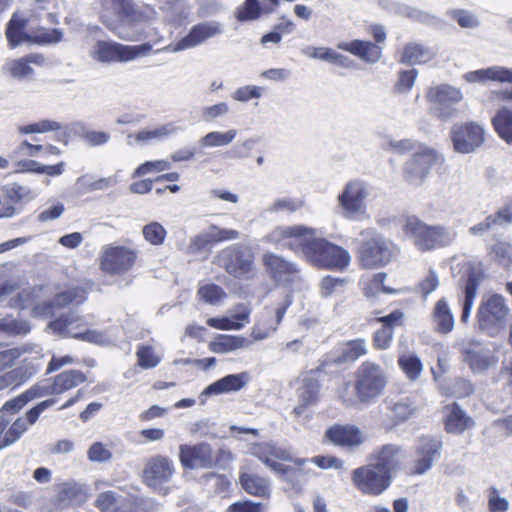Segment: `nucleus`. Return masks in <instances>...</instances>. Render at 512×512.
Instances as JSON below:
<instances>
[{
	"instance_id": "f257e3e1",
	"label": "nucleus",
	"mask_w": 512,
	"mask_h": 512,
	"mask_svg": "<svg viewBox=\"0 0 512 512\" xmlns=\"http://www.w3.org/2000/svg\"><path fill=\"white\" fill-rule=\"evenodd\" d=\"M405 232L413 238L414 245L421 251L449 246L457 237V233L449 227L427 225L416 217L407 219Z\"/></svg>"
},
{
	"instance_id": "f03ea898",
	"label": "nucleus",
	"mask_w": 512,
	"mask_h": 512,
	"mask_svg": "<svg viewBox=\"0 0 512 512\" xmlns=\"http://www.w3.org/2000/svg\"><path fill=\"white\" fill-rule=\"evenodd\" d=\"M510 309L503 296L493 294L483 299L478 311V328L489 337L500 335L506 328Z\"/></svg>"
},
{
	"instance_id": "7ed1b4c3",
	"label": "nucleus",
	"mask_w": 512,
	"mask_h": 512,
	"mask_svg": "<svg viewBox=\"0 0 512 512\" xmlns=\"http://www.w3.org/2000/svg\"><path fill=\"white\" fill-rule=\"evenodd\" d=\"M49 328L54 334L62 337H70L93 344L106 345L111 341L105 332L89 329L84 317L74 312L51 321Z\"/></svg>"
},
{
	"instance_id": "20e7f679",
	"label": "nucleus",
	"mask_w": 512,
	"mask_h": 512,
	"mask_svg": "<svg viewBox=\"0 0 512 512\" xmlns=\"http://www.w3.org/2000/svg\"><path fill=\"white\" fill-rule=\"evenodd\" d=\"M221 460H232L231 452L220 448L215 455L211 445L205 442L179 446V461L186 469H211L218 466Z\"/></svg>"
},
{
	"instance_id": "39448f33",
	"label": "nucleus",
	"mask_w": 512,
	"mask_h": 512,
	"mask_svg": "<svg viewBox=\"0 0 512 512\" xmlns=\"http://www.w3.org/2000/svg\"><path fill=\"white\" fill-rule=\"evenodd\" d=\"M270 242L300 253L307 260L308 250L313 248L318 237L316 230L304 225L279 226L269 235Z\"/></svg>"
},
{
	"instance_id": "423d86ee",
	"label": "nucleus",
	"mask_w": 512,
	"mask_h": 512,
	"mask_svg": "<svg viewBox=\"0 0 512 512\" xmlns=\"http://www.w3.org/2000/svg\"><path fill=\"white\" fill-rule=\"evenodd\" d=\"M370 196V186L365 181L354 179L347 182L337 196L341 215L349 220L366 217V200Z\"/></svg>"
},
{
	"instance_id": "0eeeda50",
	"label": "nucleus",
	"mask_w": 512,
	"mask_h": 512,
	"mask_svg": "<svg viewBox=\"0 0 512 512\" xmlns=\"http://www.w3.org/2000/svg\"><path fill=\"white\" fill-rule=\"evenodd\" d=\"M387 385L385 371L376 363L363 362L356 371L355 390L362 403H370L378 398Z\"/></svg>"
},
{
	"instance_id": "6e6552de",
	"label": "nucleus",
	"mask_w": 512,
	"mask_h": 512,
	"mask_svg": "<svg viewBox=\"0 0 512 512\" xmlns=\"http://www.w3.org/2000/svg\"><path fill=\"white\" fill-rule=\"evenodd\" d=\"M307 261L321 269L344 271L351 262V256L343 247L318 237L313 248L308 250Z\"/></svg>"
},
{
	"instance_id": "1a4fd4ad",
	"label": "nucleus",
	"mask_w": 512,
	"mask_h": 512,
	"mask_svg": "<svg viewBox=\"0 0 512 512\" xmlns=\"http://www.w3.org/2000/svg\"><path fill=\"white\" fill-rule=\"evenodd\" d=\"M152 50L150 43L140 45H124L114 41H97L91 56L101 63L130 62L139 57L149 55Z\"/></svg>"
},
{
	"instance_id": "9d476101",
	"label": "nucleus",
	"mask_w": 512,
	"mask_h": 512,
	"mask_svg": "<svg viewBox=\"0 0 512 512\" xmlns=\"http://www.w3.org/2000/svg\"><path fill=\"white\" fill-rule=\"evenodd\" d=\"M362 235L371 236L362 244L360 249L359 259L363 267H383L398 255V247L379 234H375L373 230L363 231Z\"/></svg>"
},
{
	"instance_id": "9b49d317",
	"label": "nucleus",
	"mask_w": 512,
	"mask_h": 512,
	"mask_svg": "<svg viewBox=\"0 0 512 512\" xmlns=\"http://www.w3.org/2000/svg\"><path fill=\"white\" fill-rule=\"evenodd\" d=\"M217 264L235 278H249L254 271V255L251 248L237 243L222 249Z\"/></svg>"
},
{
	"instance_id": "f8f14e48",
	"label": "nucleus",
	"mask_w": 512,
	"mask_h": 512,
	"mask_svg": "<svg viewBox=\"0 0 512 512\" xmlns=\"http://www.w3.org/2000/svg\"><path fill=\"white\" fill-rule=\"evenodd\" d=\"M427 100L434 106L437 117L442 121H448L458 115L456 105L464 96L460 88L449 84H440L431 87L427 94Z\"/></svg>"
},
{
	"instance_id": "ddd939ff",
	"label": "nucleus",
	"mask_w": 512,
	"mask_h": 512,
	"mask_svg": "<svg viewBox=\"0 0 512 512\" xmlns=\"http://www.w3.org/2000/svg\"><path fill=\"white\" fill-rule=\"evenodd\" d=\"M137 251L120 245H105L100 254V269L109 275H122L135 265Z\"/></svg>"
},
{
	"instance_id": "4468645a",
	"label": "nucleus",
	"mask_w": 512,
	"mask_h": 512,
	"mask_svg": "<svg viewBox=\"0 0 512 512\" xmlns=\"http://www.w3.org/2000/svg\"><path fill=\"white\" fill-rule=\"evenodd\" d=\"M132 3V0H101L100 18L102 23L125 41H137L142 38L141 34L126 33L120 28V23L126 21Z\"/></svg>"
},
{
	"instance_id": "2eb2a0df",
	"label": "nucleus",
	"mask_w": 512,
	"mask_h": 512,
	"mask_svg": "<svg viewBox=\"0 0 512 512\" xmlns=\"http://www.w3.org/2000/svg\"><path fill=\"white\" fill-rule=\"evenodd\" d=\"M351 480L358 491L370 496L382 494L391 484V477L387 476V472H382L373 463L354 469Z\"/></svg>"
},
{
	"instance_id": "dca6fc26",
	"label": "nucleus",
	"mask_w": 512,
	"mask_h": 512,
	"mask_svg": "<svg viewBox=\"0 0 512 512\" xmlns=\"http://www.w3.org/2000/svg\"><path fill=\"white\" fill-rule=\"evenodd\" d=\"M175 473V465L172 459L163 455L150 457L142 471V481L156 492H164L165 484L170 482Z\"/></svg>"
},
{
	"instance_id": "f3484780",
	"label": "nucleus",
	"mask_w": 512,
	"mask_h": 512,
	"mask_svg": "<svg viewBox=\"0 0 512 512\" xmlns=\"http://www.w3.org/2000/svg\"><path fill=\"white\" fill-rule=\"evenodd\" d=\"M223 32V26L219 21H205L194 25L189 33L179 40L176 44H169L161 49L155 51L158 52H172L177 53L187 49H191L203 44L210 38L220 35Z\"/></svg>"
},
{
	"instance_id": "a211bd4d",
	"label": "nucleus",
	"mask_w": 512,
	"mask_h": 512,
	"mask_svg": "<svg viewBox=\"0 0 512 512\" xmlns=\"http://www.w3.org/2000/svg\"><path fill=\"white\" fill-rule=\"evenodd\" d=\"M450 137L455 151L468 154L484 143L485 130L475 122L456 123L450 130Z\"/></svg>"
},
{
	"instance_id": "6ab92c4d",
	"label": "nucleus",
	"mask_w": 512,
	"mask_h": 512,
	"mask_svg": "<svg viewBox=\"0 0 512 512\" xmlns=\"http://www.w3.org/2000/svg\"><path fill=\"white\" fill-rule=\"evenodd\" d=\"M437 160L438 154L434 149L419 147L404 166L406 180L415 186L422 184Z\"/></svg>"
},
{
	"instance_id": "aec40b11",
	"label": "nucleus",
	"mask_w": 512,
	"mask_h": 512,
	"mask_svg": "<svg viewBox=\"0 0 512 512\" xmlns=\"http://www.w3.org/2000/svg\"><path fill=\"white\" fill-rule=\"evenodd\" d=\"M442 443L434 437L423 436L419 439L415 459L410 470L412 475H423L428 472L440 457Z\"/></svg>"
},
{
	"instance_id": "412c9836",
	"label": "nucleus",
	"mask_w": 512,
	"mask_h": 512,
	"mask_svg": "<svg viewBox=\"0 0 512 512\" xmlns=\"http://www.w3.org/2000/svg\"><path fill=\"white\" fill-rule=\"evenodd\" d=\"M251 454L258 458L271 471L279 475L286 474L287 468L277 460H292L291 454L288 450L270 443L257 444L253 446L251 448Z\"/></svg>"
},
{
	"instance_id": "4be33fe9",
	"label": "nucleus",
	"mask_w": 512,
	"mask_h": 512,
	"mask_svg": "<svg viewBox=\"0 0 512 512\" xmlns=\"http://www.w3.org/2000/svg\"><path fill=\"white\" fill-rule=\"evenodd\" d=\"M263 263L271 277L278 283L288 285L301 278L296 264L276 254L266 253L263 256Z\"/></svg>"
},
{
	"instance_id": "5701e85b",
	"label": "nucleus",
	"mask_w": 512,
	"mask_h": 512,
	"mask_svg": "<svg viewBox=\"0 0 512 512\" xmlns=\"http://www.w3.org/2000/svg\"><path fill=\"white\" fill-rule=\"evenodd\" d=\"M54 404V399L44 400L30 409L26 413L25 417H20L15 420L4 435L2 446L6 447L17 441L22 436V434L37 421L39 415Z\"/></svg>"
},
{
	"instance_id": "b1692460",
	"label": "nucleus",
	"mask_w": 512,
	"mask_h": 512,
	"mask_svg": "<svg viewBox=\"0 0 512 512\" xmlns=\"http://www.w3.org/2000/svg\"><path fill=\"white\" fill-rule=\"evenodd\" d=\"M325 436L334 445L348 450L357 449L365 441L363 432L353 425H334L326 431Z\"/></svg>"
},
{
	"instance_id": "393cba45",
	"label": "nucleus",
	"mask_w": 512,
	"mask_h": 512,
	"mask_svg": "<svg viewBox=\"0 0 512 512\" xmlns=\"http://www.w3.org/2000/svg\"><path fill=\"white\" fill-rule=\"evenodd\" d=\"M86 299V291L82 287H73L58 293L51 301L38 304L35 311L44 316H53L56 309L70 304H81Z\"/></svg>"
},
{
	"instance_id": "a878e982",
	"label": "nucleus",
	"mask_w": 512,
	"mask_h": 512,
	"mask_svg": "<svg viewBox=\"0 0 512 512\" xmlns=\"http://www.w3.org/2000/svg\"><path fill=\"white\" fill-rule=\"evenodd\" d=\"M86 381V376L79 370H67L54 377L53 383H39L42 396L62 394Z\"/></svg>"
},
{
	"instance_id": "bb28decb",
	"label": "nucleus",
	"mask_w": 512,
	"mask_h": 512,
	"mask_svg": "<svg viewBox=\"0 0 512 512\" xmlns=\"http://www.w3.org/2000/svg\"><path fill=\"white\" fill-rule=\"evenodd\" d=\"M462 77L467 83L486 84L493 81L512 84V69L503 66H491L467 72Z\"/></svg>"
},
{
	"instance_id": "cd10ccee",
	"label": "nucleus",
	"mask_w": 512,
	"mask_h": 512,
	"mask_svg": "<svg viewBox=\"0 0 512 512\" xmlns=\"http://www.w3.org/2000/svg\"><path fill=\"white\" fill-rule=\"evenodd\" d=\"M31 64L42 67L46 65V59L40 53H31L22 58L8 61L5 67L11 77L22 80L33 76L34 70L30 66Z\"/></svg>"
},
{
	"instance_id": "c85d7f7f",
	"label": "nucleus",
	"mask_w": 512,
	"mask_h": 512,
	"mask_svg": "<svg viewBox=\"0 0 512 512\" xmlns=\"http://www.w3.org/2000/svg\"><path fill=\"white\" fill-rule=\"evenodd\" d=\"M337 47L368 63H376L382 56L381 47L369 41L353 40L350 42H340Z\"/></svg>"
},
{
	"instance_id": "c756f323",
	"label": "nucleus",
	"mask_w": 512,
	"mask_h": 512,
	"mask_svg": "<svg viewBox=\"0 0 512 512\" xmlns=\"http://www.w3.org/2000/svg\"><path fill=\"white\" fill-rule=\"evenodd\" d=\"M318 376V370H310L301 375L300 385L297 388L298 401L311 405L318 402L321 387Z\"/></svg>"
},
{
	"instance_id": "7c9ffc66",
	"label": "nucleus",
	"mask_w": 512,
	"mask_h": 512,
	"mask_svg": "<svg viewBox=\"0 0 512 512\" xmlns=\"http://www.w3.org/2000/svg\"><path fill=\"white\" fill-rule=\"evenodd\" d=\"M28 23L29 19L22 13H13L5 32L10 48L14 49L21 44L29 43L31 32L25 30Z\"/></svg>"
},
{
	"instance_id": "2f4dec72",
	"label": "nucleus",
	"mask_w": 512,
	"mask_h": 512,
	"mask_svg": "<svg viewBox=\"0 0 512 512\" xmlns=\"http://www.w3.org/2000/svg\"><path fill=\"white\" fill-rule=\"evenodd\" d=\"M474 426V420L457 404L445 407V427L449 433L461 434Z\"/></svg>"
},
{
	"instance_id": "473e14b6",
	"label": "nucleus",
	"mask_w": 512,
	"mask_h": 512,
	"mask_svg": "<svg viewBox=\"0 0 512 512\" xmlns=\"http://www.w3.org/2000/svg\"><path fill=\"white\" fill-rule=\"evenodd\" d=\"M403 456L401 447L387 444L375 454L376 462L373 464L382 472H387V476L392 478V472L398 468Z\"/></svg>"
},
{
	"instance_id": "72a5a7b5",
	"label": "nucleus",
	"mask_w": 512,
	"mask_h": 512,
	"mask_svg": "<svg viewBox=\"0 0 512 512\" xmlns=\"http://www.w3.org/2000/svg\"><path fill=\"white\" fill-rule=\"evenodd\" d=\"M249 380L246 372L227 375L212 384L203 391L204 395H219L223 393L235 392L242 389Z\"/></svg>"
},
{
	"instance_id": "f704fd0d",
	"label": "nucleus",
	"mask_w": 512,
	"mask_h": 512,
	"mask_svg": "<svg viewBox=\"0 0 512 512\" xmlns=\"http://www.w3.org/2000/svg\"><path fill=\"white\" fill-rule=\"evenodd\" d=\"M380 6L390 13L409 18L420 23H429L432 16L418 8L411 7L393 0H381Z\"/></svg>"
},
{
	"instance_id": "c9c22d12",
	"label": "nucleus",
	"mask_w": 512,
	"mask_h": 512,
	"mask_svg": "<svg viewBox=\"0 0 512 512\" xmlns=\"http://www.w3.org/2000/svg\"><path fill=\"white\" fill-rule=\"evenodd\" d=\"M251 345V341L240 335H218L209 344L210 351L218 354L230 353L238 349H245Z\"/></svg>"
},
{
	"instance_id": "e433bc0d",
	"label": "nucleus",
	"mask_w": 512,
	"mask_h": 512,
	"mask_svg": "<svg viewBox=\"0 0 512 512\" xmlns=\"http://www.w3.org/2000/svg\"><path fill=\"white\" fill-rule=\"evenodd\" d=\"M129 500L115 491H105L98 494L95 506L101 512H128Z\"/></svg>"
},
{
	"instance_id": "4c0bfd02",
	"label": "nucleus",
	"mask_w": 512,
	"mask_h": 512,
	"mask_svg": "<svg viewBox=\"0 0 512 512\" xmlns=\"http://www.w3.org/2000/svg\"><path fill=\"white\" fill-rule=\"evenodd\" d=\"M433 52L421 43L411 42L404 46L400 63L408 65L424 64L433 58Z\"/></svg>"
},
{
	"instance_id": "58836bf2",
	"label": "nucleus",
	"mask_w": 512,
	"mask_h": 512,
	"mask_svg": "<svg viewBox=\"0 0 512 512\" xmlns=\"http://www.w3.org/2000/svg\"><path fill=\"white\" fill-rule=\"evenodd\" d=\"M368 352L367 342L357 338L341 344V352L335 359L337 364L353 363Z\"/></svg>"
},
{
	"instance_id": "ea45409f",
	"label": "nucleus",
	"mask_w": 512,
	"mask_h": 512,
	"mask_svg": "<svg viewBox=\"0 0 512 512\" xmlns=\"http://www.w3.org/2000/svg\"><path fill=\"white\" fill-rule=\"evenodd\" d=\"M464 360L473 371H484L498 362V357L488 349H466Z\"/></svg>"
},
{
	"instance_id": "a19ab883",
	"label": "nucleus",
	"mask_w": 512,
	"mask_h": 512,
	"mask_svg": "<svg viewBox=\"0 0 512 512\" xmlns=\"http://www.w3.org/2000/svg\"><path fill=\"white\" fill-rule=\"evenodd\" d=\"M492 124L499 137L512 145V108L501 106L492 118Z\"/></svg>"
},
{
	"instance_id": "79ce46f5",
	"label": "nucleus",
	"mask_w": 512,
	"mask_h": 512,
	"mask_svg": "<svg viewBox=\"0 0 512 512\" xmlns=\"http://www.w3.org/2000/svg\"><path fill=\"white\" fill-rule=\"evenodd\" d=\"M482 279L483 275L478 270H471L467 275L465 283V299L461 315L462 322H467L470 316L471 308L477 294V289Z\"/></svg>"
},
{
	"instance_id": "37998d69",
	"label": "nucleus",
	"mask_w": 512,
	"mask_h": 512,
	"mask_svg": "<svg viewBox=\"0 0 512 512\" xmlns=\"http://www.w3.org/2000/svg\"><path fill=\"white\" fill-rule=\"evenodd\" d=\"M291 304V296L286 292H282L271 306L265 307V316L268 318L267 321L272 329L277 330Z\"/></svg>"
},
{
	"instance_id": "c03bdc74",
	"label": "nucleus",
	"mask_w": 512,
	"mask_h": 512,
	"mask_svg": "<svg viewBox=\"0 0 512 512\" xmlns=\"http://www.w3.org/2000/svg\"><path fill=\"white\" fill-rule=\"evenodd\" d=\"M433 320L438 332L447 334L453 330L455 324L454 316L444 298L436 303L433 312Z\"/></svg>"
},
{
	"instance_id": "a18cd8bd",
	"label": "nucleus",
	"mask_w": 512,
	"mask_h": 512,
	"mask_svg": "<svg viewBox=\"0 0 512 512\" xmlns=\"http://www.w3.org/2000/svg\"><path fill=\"white\" fill-rule=\"evenodd\" d=\"M242 488L249 494L266 497L270 493V487L267 479L255 474L242 473L240 475Z\"/></svg>"
},
{
	"instance_id": "49530a36",
	"label": "nucleus",
	"mask_w": 512,
	"mask_h": 512,
	"mask_svg": "<svg viewBox=\"0 0 512 512\" xmlns=\"http://www.w3.org/2000/svg\"><path fill=\"white\" fill-rule=\"evenodd\" d=\"M512 222V212L509 209L499 210L495 215H489L484 221L469 228V233L474 236L483 235L495 225Z\"/></svg>"
},
{
	"instance_id": "de8ad7c7",
	"label": "nucleus",
	"mask_w": 512,
	"mask_h": 512,
	"mask_svg": "<svg viewBox=\"0 0 512 512\" xmlns=\"http://www.w3.org/2000/svg\"><path fill=\"white\" fill-rule=\"evenodd\" d=\"M237 136L236 129L226 131H211L202 136L199 140L203 148H216L230 145Z\"/></svg>"
},
{
	"instance_id": "09e8293b",
	"label": "nucleus",
	"mask_w": 512,
	"mask_h": 512,
	"mask_svg": "<svg viewBox=\"0 0 512 512\" xmlns=\"http://www.w3.org/2000/svg\"><path fill=\"white\" fill-rule=\"evenodd\" d=\"M388 409L392 414L393 425L396 426L408 420L415 413L417 406L412 399L406 397L391 403Z\"/></svg>"
},
{
	"instance_id": "8fccbe9b",
	"label": "nucleus",
	"mask_w": 512,
	"mask_h": 512,
	"mask_svg": "<svg viewBox=\"0 0 512 512\" xmlns=\"http://www.w3.org/2000/svg\"><path fill=\"white\" fill-rule=\"evenodd\" d=\"M43 397L38 384L33 385L28 390L20 394L19 396L8 400L2 407V411L5 413H17L20 411L28 402Z\"/></svg>"
},
{
	"instance_id": "3c124183",
	"label": "nucleus",
	"mask_w": 512,
	"mask_h": 512,
	"mask_svg": "<svg viewBox=\"0 0 512 512\" xmlns=\"http://www.w3.org/2000/svg\"><path fill=\"white\" fill-rule=\"evenodd\" d=\"M201 233L204 235L211 247L217 243L236 240L240 236L239 231L235 229L221 228L215 224H210Z\"/></svg>"
},
{
	"instance_id": "603ef678",
	"label": "nucleus",
	"mask_w": 512,
	"mask_h": 512,
	"mask_svg": "<svg viewBox=\"0 0 512 512\" xmlns=\"http://www.w3.org/2000/svg\"><path fill=\"white\" fill-rule=\"evenodd\" d=\"M387 274L380 272L375 274L372 279L365 284L363 288L364 295L370 299L375 300L380 293L395 294L397 290L390 288L384 284Z\"/></svg>"
},
{
	"instance_id": "864d4df0",
	"label": "nucleus",
	"mask_w": 512,
	"mask_h": 512,
	"mask_svg": "<svg viewBox=\"0 0 512 512\" xmlns=\"http://www.w3.org/2000/svg\"><path fill=\"white\" fill-rule=\"evenodd\" d=\"M39 369L40 364L34 363L32 359L29 360L26 358L18 367L8 372L13 380L14 387H17L35 375Z\"/></svg>"
},
{
	"instance_id": "5fc2aeb1",
	"label": "nucleus",
	"mask_w": 512,
	"mask_h": 512,
	"mask_svg": "<svg viewBox=\"0 0 512 512\" xmlns=\"http://www.w3.org/2000/svg\"><path fill=\"white\" fill-rule=\"evenodd\" d=\"M81 493V487L74 482L63 483L58 486L56 495L57 508L63 509L69 506Z\"/></svg>"
},
{
	"instance_id": "6e6d98bb",
	"label": "nucleus",
	"mask_w": 512,
	"mask_h": 512,
	"mask_svg": "<svg viewBox=\"0 0 512 512\" xmlns=\"http://www.w3.org/2000/svg\"><path fill=\"white\" fill-rule=\"evenodd\" d=\"M63 33L59 29L40 28L31 31L29 43L37 45L56 44L62 40Z\"/></svg>"
},
{
	"instance_id": "4d7b16f0",
	"label": "nucleus",
	"mask_w": 512,
	"mask_h": 512,
	"mask_svg": "<svg viewBox=\"0 0 512 512\" xmlns=\"http://www.w3.org/2000/svg\"><path fill=\"white\" fill-rule=\"evenodd\" d=\"M398 364L406 376L411 380L417 379L423 371L422 362L416 355H401L398 359Z\"/></svg>"
},
{
	"instance_id": "13d9d810",
	"label": "nucleus",
	"mask_w": 512,
	"mask_h": 512,
	"mask_svg": "<svg viewBox=\"0 0 512 512\" xmlns=\"http://www.w3.org/2000/svg\"><path fill=\"white\" fill-rule=\"evenodd\" d=\"M178 128L173 123L161 125L154 130H143L138 132L134 137L138 142H149L159 140L176 133Z\"/></svg>"
},
{
	"instance_id": "bf43d9fd",
	"label": "nucleus",
	"mask_w": 512,
	"mask_h": 512,
	"mask_svg": "<svg viewBox=\"0 0 512 512\" xmlns=\"http://www.w3.org/2000/svg\"><path fill=\"white\" fill-rule=\"evenodd\" d=\"M143 238L154 246L162 245L165 241L167 231L159 222L153 221L142 228Z\"/></svg>"
},
{
	"instance_id": "052dcab7",
	"label": "nucleus",
	"mask_w": 512,
	"mask_h": 512,
	"mask_svg": "<svg viewBox=\"0 0 512 512\" xmlns=\"http://www.w3.org/2000/svg\"><path fill=\"white\" fill-rule=\"evenodd\" d=\"M31 327L25 320H17L10 317L0 319V333L8 335H26Z\"/></svg>"
},
{
	"instance_id": "680f3d73",
	"label": "nucleus",
	"mask_w": 512,
	"mask_h": 512,
	"mask_svg": "<svg viewBox=\"0 0 512 512\" xmlns=\"http://www.w3.org/2000/svg\"><path fill=\"white\" fill-rule=\"evenodd\" d=\"M198 295L201 300L212 305L218 304L227 297L226 292L213 283L202 285L198 290Z\"/></svg>"
},
{
	"instance_id": "e2e57ef3",
	"label": "nucleus",
	"mask_w": 512,
	"mask_h": 512,
	"mask_svg": "<svg viewBox=\"0 0 512 512\" xmlns=\"http://www.w3.org/2000/svg\"><path fill=\"white\" fill-rule=\"evenodd\" d=\"M62 129V125L59 122L44 119L36 123L23 125L18 127L20 134H33V133H46L50 131H56Z\"/></svg>"
},
{
	"instance_id": "0e129e2a",
	"label": "nucleus",
	"mask_w": 512,
	"mask_h": 512,
	"mask_svg": "<svg viewBox=\"0 0 512 512\" xmlns=\"http://www.w3.org/2000/svg\"><path fill=\"white\" fill-rule=\"evenodd\" d=\"M303 206V202L301 200L283 197L277 198L274 202L269 206L268 212L270 213H279V212H287L294 213L301 209Z\"/></svg>"
},
{
	"instance_id": "69168bd1",
	"label": "nucleus",
	"mask_w": 512,
	"mask_h": 512,
	"mask_svg": "<svg viewBox=\"0 0 512 512\" xmlns=\"http://www.w3.org/2000/svg\"><path fill=\"white\" fill-rule=\"evenodd\" d=\"M263 13L259 0H245L244 4L237 9L239 21H250L257 19Z\"/></svg>"
},
{
	"instance_id": "338daca9",
	"label": "nucleus",
	"mask_w": 512,
	"mask_h": 512,
	"mask_svg": "<svg viewBox=\"0 0 512 512\" xmlns=\"http://www.w3.org/2000/svg\"><path fill=\"white\" fill-rule=\"evenodd\" d=\"M229 105L226 102H219L205 106L201 110V119L205 123H212L229 113Z\"/></svg>"
},
{
	"instance_id": "774afa93",
	"label": "nucleus",
	"mask_w": 512,
	"mask_h": 512,
	"mask_svg": "<svg viewBox=\"0 0 512 512\" xmlns=\"http://www.w3.org/2000/svg\"><path fill=\"white\" fill-rule=\"evenodd\" d=\"M487 505L490 512H507L510 509L508 499L502 497L495 487L489 489Z\"/></svg>"
}]
</instances>
